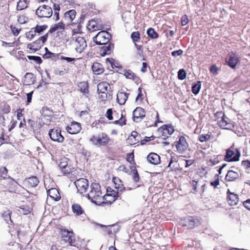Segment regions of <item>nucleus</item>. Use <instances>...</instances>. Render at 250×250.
<instances>
[{"mask_svg":"<svg viewBox=\"0 0 250 250\" xmlns=\"http://www.w3.org/2000/svg\"><path fill=\"white\" fill-rule=\"evenodd\" d=\"M103 45L104 46L100 49V55L104 56L111 54L114 48V44L110 42H108V43L104 44Z\"/></svg>","mask_w":250,"mask_h":250,"instance_id":"nucleus-14","label":"nucleus"},{"mask_svg":"<svg viewBox=\"0 0 250 250\" xmlns=\"http://www.w3.org/2000/svg\"><path fill=\"white\" fill-rule=\"evenodd\" d=\"M60 233L65 242L68 243L70 245H72L75 243V236L72 231H69L65 229H62Z\"/></svg>","mask_w":250,"mask_h":250,"instance_id":"nucleus-8","label":"nucleus"},{"mask_svg":"<svg viewBox=\"0 0 250 250\" xmlns=\"http://www.w3.org/2000/svg\"><path fill=\"white\" fill-rule=\"evenodd\" d=\"M218 125L224 129H232L234 128L233 123L226 115L223 116L220 120H218Z\"/></svg>","mask_w":250,"mask_h":250,"instance_id":"nucleus-9","label":"nucleus"},{"mask_svg":"<svg viewBox=\"0 0 250 250\" xmlns=\"http://www.w3.org/2000/svg\"><path fill=\"white\" fill-rule=\"evenodd\" d=\"M132 177L134 182H137L139 181L140 176L135 167L132 169Z\"/></svg>","mask_w":250,"mask_h":250,"instance_id":"nucleus-42","label":"nucleus"},{"mask_svg":"<svg viewBox=\"0 0 250 250\" xmlns=\"http://www.w3.org/2000/svg\"><path fill=\"white\" fill-rule=\"evenodd\" d=\"M201 87L200 82H197V83L193 84L192 86V92L195 95H197L199 93Z\"/></svg>","mask_w":250,"mask_h":250,"instance_id":"nucleus-39","label":"nucleus"},{"mask_svg":"<svg viewBox=\"0 0 250 250\" xmlns=\"http://www.w3.org/2000/svg\"><path fill=\"white\" fill-rule=\"evenodd\" d=\"M159 129L162 130V136L164 137V139H166V137L167 134L170 135L174 131V129L171 125H164Z\"/></svg>","mask_w":250,"mask_h":250,"instance_id":"nucleus-20","label":"nucleus"},{"mask_svg":"<svg viewBox=\"0 0 250 250\" xmlns=\"http://www.w3.org/2000/svg\"><path fill=\"white\" fill-rule=\"evenodd\" d=\"M227 193V200L230 206L236 205L239 201V198L237 195L232 192H230L229 190H228Z\"/></svg>","mask_w":250,"mask_h":250,"instance_id":"nucleus-16","label":"nucleus"},{"mask_svg":"<svg viewBox=\"0 0 250 250\" xmlns=\"http://www.w3.org/2000/svg\"><path fill=\"white\" fill-rule=\"evenodd\" d=\"M42 46V45L41 44L39 41L37 40L31 43L28 44L27 48L31 50H33L34 51H36L37 50H38Z\"/></svg>","mask_w":250,"mask_h":250,"instance_id":"nucleus-34","label":"nucleus"},{"mask_svg":"<svg viewBox=\"0 0 250 250\" xmlns=\"http://www.w3.org/2000/svg\"><path fill=\"white\" fill-rule=\"evenodd\" d=\"M186 77V72L183 69H180L178 72V78L180 80H183Z\"/></svg>","mask_w":250,"mask_h":250,"instance_id":"nucleus-45","label":"nucleus"},{"mask_svg":"<svg viewBox=\"0 0 250 250\" xmlns=\"http://www.w3.org/2000/svg\"><path fill=\"white\" fill-rule=\"evenodd\" d=\"M244 206L250 210V199H248L243 202Z\"/></svg>","mask_w":250,"mask_h":250,"instance_id":"nucleus-64","label":"nucleus"},{"mask_svg":"<svg viewBox=\"0 0 250 250\" xmlns=\"http://www.w3.org/2000/svg\"><path fill=\"white\" fill-rule=\"evenodd\" d=\"M112 110L111 108H109L106 111V117L109 120H112L113 119L112 117Z\"/></svg>","mask_w":250,"mask_h":250,"instance_id":"nucleus-59","label":"nucleus"},{"mask_svg":"<svg viewBox=\"0 0 250 250\" xmlns=\"http://www.w3.org/2000/svg\"><path fill=\"white\" fill-rule=\"evenodd\" d=\"M72 211L76 215L82 214L84 211L81 206L78 204H74L72 206Z\"/></svg>","mask_w":250,"mask_h":250,"instance_id":"nucleus-32","label":"nucleus"},{"mask_svg":"<svg viewBox=\"0 0 250 250\" xmlns=\"http://www.w3.org/2000/svg\"><path fill=\"white\" fill-rule=\"evenodd\" d=\"M90 141L91 142L93 145L98 146V137H96L95 136H93L91 137L90 139Z\"/></svg>","mask_w":250,"mask_h":250,"instance_id":"nucleus-62","label":"nucleus"},{"mask_svg":"<svg viewBox=\"0 0 250 250\" xmlns=\"http://www.w3.org/2000/svg\"><path fill=\"white\" fill-rule=\"evenodd\" d=\"M88 30L94 31L102 29L101 25L99 24L95 20L92 19L89 21L87 26Z\"/></svg>","mask_w":250,"mask_h":250,"instance_id":"nucleus-22","label":"nucleus"},{"mask_svg":"<svg viewBox=\"0 0 250 250\" xmlns=\"http://www.w3.org/2000/svg\"><path fill=\"white\" fill-rule=\"evenodd\" d=\"M61 60H65L67 62L74 63L76 59L74 58L67 57L63 56H60L59 58Z\"/></svg>","mask_w":250,"mask_h":250,"instance_id":"nucleus-50","label":"nucleus"},{"mask_svg":"<svg viewBox=\"0 0 250 250\" xmlns=\"http://www.w3.org/2000/svg\"><path fill=\"white\" fill-rule=\"evenodd\" d=\"M36 33L34 29L32 28L30 31L26 33V37L31 40L36 36Z\"/></svg>","mask_w":250,"mask_h":250,"instance_id":"nucleus-44","label":"nucleus"},{"mask_svg":"<svg viewBox=\"0 0 250 250\" xmlns=\"http://www.w3.org/2000/svg\"><path fill=\"white\" fill-rule=\"evenodd\" d=\"M65 25L63 23V22L62 21H60V22L55 24L53 26H52L48 31V33L52 34L58 29H63Z\"/></svg>","mask_w":250,"mask_h":250,"instance_id":"nucleus-31","label":"nucleus"},{"mask_svg":"<svg viewBox=\"0 0 250 250\" xmlns=\"http://www.w3.org/2000/svg\"><path fill=\"white\" fill-rule=\"evenodd\" d=\"M74 184L77 188L78 192L81 194L87 191L89 187L88 181L85 178H80L76 180Z\"/></svg>","mask_w":250,"mask_h":250,"instance_id":"nucleus-7","label":"nucleus"},{"mask_svg":"<svg viewBox=\"0 0 250 250\" xmlns=\"http://www.w3.org/2000/svg\"><path fill=\"white\" fill-rule=\"evenodd\" d=\"M61 171L63 174L69 173L71 171V168L70 166L67 165L63 167V168L61 169Z\"/></svg>","mask_w":250,"mask_h":250,"instance_id":"nucleus-57","label":"nucleus"},{"mask_svg":"<svg viewBox=\"0 0 250 250\" xmlns=\"http://www.w3.org/2000/svg\"><path fill=\"white\" fill-rule=\"evenodd\" d=\"M47 27L48 26L47 25H37L35 27L33 28V29L35 30L36 33L41 34L42 32L47 29Z\"/></svg>","mask_w":250,"mask_h":250,"instance_id":"nucleus-40","label":"nucleus"},{"mask_svg":"<svg viewBox=\"0 0 250 250\" xmlns=\"http://www.w3.org/2000/svg\"><path fill=\"white\" fill-rule=\"evenodd\" d=\"M29 60L34 61L37 64H40L42 62V60L40 57L35 56H27Z\"/></svg>","mask_w":250,"mask_h":250,"instance_id":"nucleus-43","label":"nucleus"},{"mask_svg":"<svg viewBox=\"0 0 250 250\" xmlns=\"http://www.w3.org/2000/svg\"><path fill=\"white\" fill-rule=\"evenodd\" d=\"M11 29L12 30L13 34L15 36H18L20 33V31H21L20 29H19L13 26H11Z\"/></svg>","mask_w":250,"mask_h":250,"instance_id":"nucleus-60","label":"nucleus"},{"mask_svg":"<svg viewBox=\"0 0 250 250\" xmlns=\"http://www.w3.org/2000/svg\"><path fill=\"white\" fill-rule=\"evenodd\" d=\"M197 220L191 216H188L184 218L182 221V225L183 227H187L188 229H193L197 225Z\"/></svg>","mask_w":250,"mask_h":250,"instance_id":"nucleus-11","label":"nucleus"},{"mask_svg":"<svg viewBox=\"0 0 250 250\" xmlns=\"http://www.w3.org/2000/svg\"><path fill=\"white\" fill-rule=\"evenodd\" d=\"M131 38L134 43L138 42L140 39V33L138 31L132 32L131 34Z\"/></svg>","mask_w":250,"mask_h":250,"instance_id":"nucleus-41","label":"nucleus"},{"mask_svg":"<svg viewBox=\"0 0 250 250\" xmlns=\"http://www.w3.org/2000/svg\"><path fill=\"white\" fill-rule=\"evenodd\" d=\"M79 87L81 92L84 94L88 93V86L87 83L85 82H82L80 83Z\"/></svg>","mask_w":250,"mask_h":250,"instance_id":"nucleus-38","label":"nucleus"},{"mask_svg":"<svg viewBox=\"0 0 250 250\" xmlns=\"http://www.w3.org/2000/svg\"><path fill=\"white\" fill-rule=\"evenodd\" d=\"M9 231L11 233V235H17L19 238H20L21 237L24 235V234L23 232H22L20 230H17L16 231H14L13 230H12L11 229H9Z\"/></svg>","mask_w":250,"mask_h":250,"instance_id":"nucleus-49","label":"nucleus"},{"mask_svg":"<svg viewBox=\"0 0 250 250\" xmlns=\"http://www.w3.org/2000/svg\"><path fill=\"white\" fill-rule=\"evenodd\" d=\"M7 174H8V170L5 167H2L0 168V174L1 177L3 179H5L6 178H8L9 179H11L13 181L15 182V180L13 178H11L10 176H8L7 177Z\"/></svg>","mask_w":250,"mask_h":250,"instance_id":"nucleus-36","label":"nucleus"},{"mask_svg":"<svg viewBox=\"0 0 250 250\" xmlns=\"http://www.w3.org/2000/svg\"><path fill=\"white\" fill-rule=\"evenodd\" d=\"M29 1L27 0H20L17 5L18 10H21L26 9L28 7Z\"/></svg>","mask_w":250,"mask_h":250,"instance_id":"nucleus-35","label":"nucleus"},{"mask_svg":"<svg viewBox=\"0 0 250 250\" xmlns=\"http://www.w3.org/2000/svg\"><path fill=\"white\" fill-rule=\"evenodd\" d=\"M189 22L188 16L186 15L183 16L181 18V24L182 26L187 25Z\"/></svg>","mask_w":250,"mask_h":250,"instance_id":"nucleus-54","label":"nucleus"},{"mask_svg":"<svg viewBox=\"0 0 250 250\" xmlns=\"http://www.w3.org/2000/svg\"><path fill=\"white\" fill-rule=\"evenodd\" d=\"M82 127L81 124L76 122H72L71 124L67 126L66 129L67 131L71 134H75L78 133L81 130Z\"/></svg>","mask_w":250,"mask_h":250,"instance_id":"nucleus-13","label":"nucleus"},{"mask_svg":"<svg viewBox=\"0 0 250 250\" xmlns=\"http://www.w3.org/2000/svg\"><path fill=\"white\" fill-rule=\"evenodd\" d=\"M24 182L27 184L29 188L36 187L39 183V180L35 176H32L26 179Z\"/></svg>","mask_w":250,"mask_h":250,"instance_id":"nucleus-26","label":"nucleus"},{"mask_svg":"<svg viewBox=\"0 0 250 250\" xmlns=\"http://www.w3.org/2000/svg\"><path fill=\"white\" fill-rule=\"evenodd\" d=\"M53 14V11L51 7L43 5L39 6L36 10V15L40 18H49L51 17Z\"/></svg>","mask_w":250,"mask_h":250,"instance_id":"nucleus-4","label":"nucleus"},{"mask_svg":"<svg viewBox=\"0 0 250 250\" xmlns=\"http://www.w3.org/2000/svg\"><path fill=\"white\" fill-rule=\"evenodd\" d=\"M94 224L96 226H99L102 228H104V229H105L107 231H108V233H112V231L111 230H110V229L112 227H114V225H111V226H105V225H102V224H98V223H94Z\"/></svg>","mask_w":250,"mask_h":250,"instance_id":"nucleus-46","label":"nucleus"},{"mask_svg":"<svg viewBox=\"0 0 250 250\" xmlns=\"http://www.w3.org/2000/svg\"><path fill=\"white\" fill-rule=\"evenodd\" d=\"M148 162L153 165H157L160 162V157L155 153H150L147 157Z\"/></svg>","mask_w":250,"mask_h":250,"instance_id":"nucleus-18","label":"nucleus"},{"mask_svg":"<svg viewBox=\"0 0 250 250\" xmlns=\"http://www.w3.org/2000/svg\"><path fill=\"white\" fill-rule=\"evenodd\" d=\"M49 33H48V32L45 34L44 35L42 36H41L40 37L39 39H38V41H39V42H40L41 41L42 42V43H45L47 40V38H48V34Z\"/></svg>","mask_w":250,"mask_h":250,"instance_id":"nucleus-58","label":"nucleus"},{"mask_svg":"<svg viewBox=\"0 0 250 250\" xmlns=\"http://www.w3.org/2000/svg\"><path fill=\"white\" fill-rule=\"evenodd\" d=\"M27 124L28 126L31 127L34 131L36 130L35 125H36V123L35 121L29 119L28 120Z\"/></svg>","mask_w":250,"mask_h":250,"instance_id":"nucleus-55","label":"nucleus"},{"mask_svg":"<svg viewBox=\"0 0 250 250\" xmlns=\"http://www.w3.org/2000/svg\"><path fill=\"white\" fill-rule=\"evenodd\" d=\"M47 194L53 200L57 201L61 199L60 194L56 188H51L47 190Z\"/></svg>","mask_w":250,"mask_h":250,"instance_id":"nucleus-19","label":"nucleus"},{"mask_svg":"<svg viewBox=\"0 0 250 250\" xmlns=\"http://www.w3.org/2000/svg\"><path fill=\"white\" fill-rule=\"evenodd\" d=\"M70 42L75 50L79 53H81L87 46L86 42L82 37H73Z\"/></svg>","mask_w":250,"mask_h":250,"instance_id":"nucleus-2","label":"nucleus"},{"mask_svg":"<svg viewBox=\"0 0 250 250\" xmlns=\"http://www.w3.org/2000/svg\"><path fill=\"white\" fill-rule=\"evenodd\" d=\"M36 80L35 76L32 73H26L23 80V84L30 85L34 83Z\"/></svg>","mask_w":250,"mask_h":250,"instance_id":"nucleus-17","label":"nucleus"},{"mask_svg":"<svg viewBox=\"0 0 250 250\" xmlns=\"http://www.w3.org/2000/svg\"><path fill=\"white\" fill-rule=\"evenodd\" d=\"M49 136L50 139L55 142L62 143L64 141V137L61 134V129L60 127H56L50 129Z\"/></svg>","mask_w":250,"mask_h":250,"instance_id":"nucleus-6","label":"nucleus"},{"mask_svg":"<svg viewBox=\"0 0 250 250\" xmlns=\"http://www.w3.org/2000/svg\"><path fill=\"white\" fill-rule=\"evenodd\" d=\"M99 92V98L102 101H105L107 99V93H100Z\"/></svg>","mask_w":250,"mask_h":250,"instance_id":"nucleus-56","label":"nucleus"},{"mask_svg":"<svg viewBox=\"0 0 250 250\" xmlns=\"http://www.w3.org/2000/svg\"><path fill=\"white\" fill-rule=\"evenodd\" d=\"M210 135L208 134L201 135L199 137V140L201 142H206L210 139Z\"/></svg>","mask_w":250,"mask_h":250,"instance_id":"nucleus-51","label":"nucleus"},{"mask_svg":"<svg viewBox=\"0 0 250 250\" xmlns=\"http://www.w3.org/2000/svg\"><path fill=\"white\" fill-rule=\"evenodd\" d=\"M124 75L127 78L133 81H137L138 78L130 70H124Z\"/></svg>","mask_w":250,"mask_h":250,"instance_id":"nucleus-33","label":"nucleus"},{"mask_svg":"<svg viewBox=\"0 0 250 250\" xmlns=\"http://www.w3.org/2000/svg\"><path fill=\"white\" fill-rule=\"evenodd\" d=\"M111 39V34L106 31L102 30L99 32L93 38V41L97 45L106 44L109 42Z\"/></svg>","mask_w":250,"mask_h":250,"instance_id":"nucleus-3","label":"nucleus"},{"mask_svg":"<svg viewBox=\"0 0 250 250\" xmlns=\"http://www.w3.org/2000/svg\"><path fill=\"white\" fill-rule=\"evenodd\" d=\"M215 180L210 182L211 186H213L214 188H216L219 185L220 182L219 180V175L216 174L214 176Z\"/></svg>","mask_w":250,"mask_h":250,"instance_id":"nucleus-47","label":"nucleus"},{"mask_svg":"<svg viewBox=\"0 0 250 250\" xmlns=\"http://www.w3.org/2000/svg\"><path fill=\"white\" fill-rule=\"evenodd\" d=\"M147 35L152 39H156L158 37V33L152 28H149L146 31Z\"/></svg>","mask_w":250,"mask_h":250,"instance_id":"nucleus-37","label":"nucleus"},{"mask_svg":"<svg viewBox=\"0 0 250 250\" xmlns=\"http://www.w3.org/2000/svg\"><path fill=\"white\" fill-rule=\"evenodd\" d=\"M110 141L109 138L104 133L99 134L98 136V146L106 145Z\"/></svg>","mask_w":250,"mask_h":250,"instance_id":"nucleus-21","label":"nucleus"},{"mask_svg":"<svg viewBox=\"0 0 250 250\" xmlns=\"http://www.w3.org/2000/svg\"><path fill=\"white\" fill-rule=\"evenodd\" d=\"M89 192L85 195L89 200L96 205H100L104 202V195L98 183H92Z\"/></svg>","mask_w":250,"mask_h":250,"instance_id":"nucleus-1","label":"nucleus"},{"mask_svg":"<svg viewBox=\"0 0 250 250\" xmlns=\"http://www.w3.org/2000/svg\"><path fill=\"white\" fill-rule=\"evenodd\" d=\"M218 68L215 65H212L210 67V71L214 75H217L218 72Z\"/></svg>","mask_w":250,"mask_h":250,"instance_id":"nucleus-61","label":"nucleus"},{"mask_svg":"<svg viewBox=\"0 0 250 250\" xmlns=\"http://www.w3.org/2000/svg\"><path fill=\"white\" fill-rule=\"evenodd\" d=\"M140 136L138 135L137 132L133 131L131 135L128 137V140L130 141L131 145L136 144L139 142Z\"/></svg>","mask_w":250,"mask_h":250,"instance_id":"nucleus-28","label":"nucleus"},{"mask_svg":"<svg viewBox=\"0 0 250 250\" xmlns=\"http://www.w3.org/2000/svg\"><path fill=\"white\" fill-rule=\"evenodd\" d=\"M92 69L93 72L96 75L102 73L104 71L102 64L97 62L93 63L92 65Z\"/></svg>","mask_w":250,"mask_h":250,"instance_id":"nucleus-27","label":"nucleus"},{"mask_svg":"<svg viewBox=\"0 0 250 250\" xmlns=\"http://www.w3.org/2000/svg\"><path fill=\"white\" fill-rule=\"evenodd\" d=\"M241 156L239 149H236V153L230 149H228L224 157V160L227 162H236L239 160Z\"/></svg>","mask_w":250,"mask_h":250,"instance_id":"nucleus-5","label":"nucleus"},{"mask_svg":"<svg viewBox=\"0 0 250 250\" xmlns=\"http://www.w3.org/2000/svg\"><path fill=\"white\" fill-rule=\"evenodd\" d=\"M76 14V12L75 10H70L64 13V19L68 22H70L75 19Z\"/></svg>","mask_w":250,"mask_h":250,"instance_id":"nucleus-24","label":"nucleus"},{"mask_svg":"<svg viewBox=\"0 0 250 250\" xmlns=\"http://www.w3.org/2000/svg\"><path fill=\"white\" fill-rule=\"evenodd\" d=\"M128 94L124 92H119L117 94V100L118 103L121 105L124 104L128 98Z\"/></svg>","mask_w":250,"mask_h":250,"instance_id":"nucleus-23","label":"nucleus"},{"mask_svg":"<svg viewBox=\"0 0 250 250\" xmlns=\"http://www.w3.org/2000/svg\"><path fill=\"white\" fill-rule=\"evenodd\" d=\"M135 46H136L137 49L138 50L137 54L140 56L142 57L143 56V51L142 46L141 45H138L136 43H134Z\"/></svg>","mask_w":250,"mask_h":250,"instance_id":"nucleus-53","label":"nucleus"},{"mask_svg":"<svg viewBox=\"0 0 250 250\" xmlns=\"http://www.w3.org/2000/svg\"><path fill=\"white\" fill-rule=\"evenodd\" d=\"M109 87H110V85L108 83L103 82L98 84L97 90L100 93H106Z\"/></svg>","mask_w":250,"mask_h":250,"instance_id":"nucleus-29","label":"nucleus"},{"mask_svg":"<svg viewBox=\"0 0 250 250\" xmlns=\"http://www.w3.org/2000/svg\"><path fill=\"white\" fill-rule=\"evenodd\" d=\"M176 147L178 152L179 153H182L187 149L188 144L184 136H180L179 137L178 141L177 142Z\"/></svg>","mask_w":250,"mask_h":250,"instance_id":"nucleus-12","label":"nucleus"},{"mask_svg":"<svg viewBox=\"0 0 250 250\" xmlns=\"http://www.w3.org/2000/svg\"><path fill=\"white\" fill-rule=\"evenodd\" d=\"M26 17L24 16H19L18 19V21L20 24H23L26 22Z\"/></svg>","mask_w":250,"mask_h":250,"instance_id":"nucleus-63","label":"nucleus"},{"mask_svg":"<svg viewBox=\"0 0 250 250\" xmlns=\"http://www.w3.org/2000/svg\"><path fill=\"white\" fill-rule=\"evenodd\" d=\"M67 165V159L66 158H63L61 159L60 163L59 164V167L61 169H62L63 168V167H65Z\"/></svg>","mask_w":250,"mask_h":250,"instance_id":"nucleus-48","label":"nucleus"},{"mask_svg":"<svg viewBox=\"0 0 250 250\" xmlns=\"http://www.w3.org/2000/svg\"><path fill=\"white\" fill-rule=\"evenodd\" d=\"M238 177L239 174L237 172L232 170H229L227 172L225 177V180L227 181L232 182L235 181Z\"/></svg>","mask_w":250,"mask_h":250,"instance_id":"nucleus-25","label":"nucleus"},{"mask_svg":"<svg viewBox=\"0 0 250 250\" xmlns=\"http://www.w3.org/2000/svg\"><path fill=\"white\" fill-rule=\"evenodd\" d=\"M145 116V110L141 107H137L133 112V120L136 123H139L144 119Z\"/></svg>","mask_w":250,"mask_h":250,"instance_id":"nucleus-10","label":"nucleus"},{"mask_svg":"<svg viewBox=\"0 0 250 250\" xmlns=\"http://www.w3.org/2000/svg\"><path fill=\"white\" fill-rule=\"evenodd\" d=\"M11 213L12 212L8 209H6V210H4L3 212L2 213L3 218L6 222V223L9 225L13 224V221L11 219Z\"/></svg>","mask_w":250,"mask_h":250,"instance_id":"nucleus-30","label":"nucleus"},{"mask_svg":"<svg viewBox=\"0 0 250 250\" xmlns=\"http://www.w3.org/2000/svg\"><path fill=\"white\" fill-rule=\"evenodd\" d=\"M115 124H119L121 126L126 124V120L123 117V114L121 115V117L119 120L115 121Z\"/></svg>","mask_w":250,"mask_h":250,"instance_id":"nucleus-52","label":"nucleus"},{"mask_svg":"<svg viewBox=\"0 0 250 250\" xmlns=\"http://www.w3.org/2000/svg\"><path fill=\"white\" fill-rule=\"evenodd\" d=\"M239 61V60L238 56L234 53L231 52L229 55V59L228 61H226V62L230 67L234 68Z\"/></svg>","mask_w":250,"mask_h":250,"instance_id":"nucleus-15","label":"nucleus"}]
</instances>
